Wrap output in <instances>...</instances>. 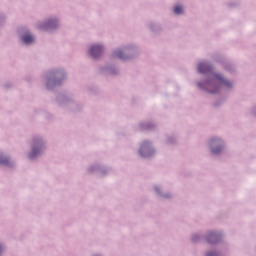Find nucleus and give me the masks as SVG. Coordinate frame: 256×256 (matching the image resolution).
I'll use <instances>...</instances> for the list:
<instances>
[{
	"label": "nucleus",
	"instance_id": "nucleus-1",
	"mask_svg": "<svg viewBox=\"0 0 256 256\" xmlns=\"http://www.w3.org/2000/svg\"><path fill=\"white\" fill-rule=\"evenodd\" d=\"M103 53V46L101 45H94L90 48V54L94 59H97Z\"/></svg>",
	"mask_w": 256,
	"mask_h": 256
},
{
	"label": "nucleus",
	"instance_id": "nucleus-11",
	"mask_svg": "<svg viewBox=\"0 0 256 256\" xmlns=\"http://www.w3.org/2000/svg\"><path fill=\"white\" fill-rule=\"evenodd\" d=\"M57 21L55 20H51L49 22L46 23L45 27H53V25H56Z\"/></svg>",
	"mask_w": 256,
	"mask_h": 256
},
{
	"label": "nucleus",
	"instance_id": "nucleus-7",
	"mask_svg": "<svg viewBox=\"0 0 256 256\" xmlns=\"http://www.w3.org/2000/svg\"><path fill=\"white\" fill-rule=\"evenodd\" d=\"M37 155H39V150L34 149V150L30 153V159H33V158L37 157Z\"/></svg>",
	"mask_w": 256,
	"mask_h": 256
},
{
	"label": "nucleus",
	"instance_id": "nucleus-12",
	"mask_svg": "<svg viewBox=\"0 0 256 256\" xmlns=\"http://www.w3.org/2000/svg\"><path fill=\"white\" fill-rule=\"evenodd\" d=\"M140 155H141L142 157H149V155H151V152L145 153V152H143V151L140 150Z\"/></svg>",
	"mask_w": 256,
	"mask_h": 256
},
{
	"label": "nucleus",
	"instance_id": "nucleus-6",
	"mask_svg": "<svg viewBox=\"0 0 256 256\" xmlns=\"http://www.w3.org/2000/svg\"><path fill=\"white\" fill-rule=\"evenodd\" d=\"M215 239H217V236L215 234H210L208 236L209 243H217V241Z\"/></svg>",
	"mask_w": 256,
	"mask_h": 256
},
{
	"label": "nucleus",
	"instance_id": "nucleus-13",
	"mask_svg": "<svg viewBox=\"0 0 256 256\" xmlns=\"http://www.w3.org/2000/svg\"><path fill=\"white\" fill-rule=\"evenodd\" d=\"M206 256H217V253H215V252H209V253H207Z\"/></svg>",
	"mask_w": 256,
	"mask_h": 256
},
{
	"label": "nucleus",
	"instance_id": "nucleus-3",
	"mask_svg": "<svg viewBox=\"0 0 256 256\" xmlns=\"http://www.w3.org/2000/svg\"><path fill=\"white\" fill-rule=\"evenodd\" d=\"M198 71L199 73H209V71H211V66L205 62L200 63L198 66Z\"/></svg>",
	"mask_w": 256,
	"mask_h": 256
},
{
	"label": "nucleus",
	"instance_id": "nucleus-5",
	"mask_svg": "<svg viewBox=\"0 0 256 256\" xmlns=\"http://www.w3.org/2000/svg\"><path fill=\"white\" fill-rule=\"evenodd\" d=\"M174 13H175L176 15H181V13H183V7H181L180 5L175 6V8H174Z\"/></svg>",
	"mask_w": 256,
	"mask_h": 256
},
{
	"label": "nucleus",
	"instance_id": "nucleus-9",
	"mask_svg": "<svg viewBox=\"0 0 256 256\" xmlns=\"http://www.w3.org/2000/svg\"><path fill=\"white\" fill-rule=\"evenodd\" d=\"M115 57H118L119 59H123V52L121 50H118L114 53Z\"/></svg>",
	"mask_w": 256,
	"mask_h": 256
},
{
	"label": "nucleus",
	"instance_id": "nucleus-8",
	"mask_svg": "<svg viewBox=\"0 0 256 256\" xmlns=\"http://www.w3.org/2000/svg\"><path fill=\"white\" fill-rule=\"evenodd\" d=\"M0 164L1 165H9V159L0 157Z\"/></svg>",
	"mask_w": 256,
	"mask_h": 256
},
{
	"label": "nucleus",
	"instance_id": "nucleus-2",
	"mask_svg": "<svg viewBox=\"0 0 256 256\" xmlns=\"http://www.w3.org/2000/svg\"><path fill=\"white\" fill-rule=\"evenodd\" d=\"M214 80L218 81V83L224 87H231V82L223 79V77L219 74L214 75Z\"/></svg>",
	"mask_w": 256,
	"mask_h": 256
},
{
	"label": "nucleus",
	"instance_id": "nucleus-10",
	"mask_svg": "<svg viewBox=\"0 0 256 256\" xmlns=\"http://www.w3.org/2000/svg\"><path fill=\"white\" fill-rule=\"evenodd\" d=\"M211 149H212V153H213L214 155H218V153H221V147L215 149V148H213V145H212V146H211Z\"/></svg>",
	"mask_w": 256,
	"mask_h": 256
},
{
	"label": "nucleus",
	"instance_id": "nucleus-14",
	"mask_svg": "<svg viewBox=\"0 0 256 256\" xmlns=\"http://www.w3.org/2000/svg\"><path fill=\"white\" fill-rule=\"evenodd\" d=\"M0 251H1V246H0Z\"/></svg>",
	"mask_w": 256,
	"mask_h": 256
},
{
	"label": "nucleus",
	"instance_id": "nucleus-4",
	"mask_svg": "<svg viewBox=\"0 0 256 256\" xmlns=\"http://www.w3.org/2000/svg\"><path fill=\"white\" fill-rule=\"evenodd\" d=\"M22 41H23L24 43L29 44V43H33V41H35V39H34L33 36H31L30 34H26V35H24V36L22 37Z\"/></svg>",
	"mask_w": 256,
	"mask_h": 256
}]
</instances>
